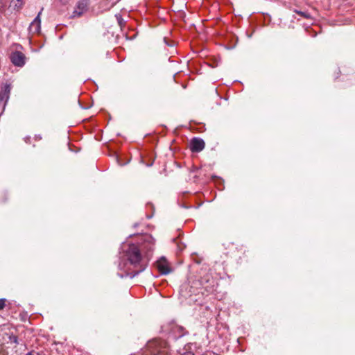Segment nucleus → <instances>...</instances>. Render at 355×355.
Wrapping results in <instances>:
<instances>
[{"label": "nucleus", "instance_id": "0eeeda50", "mask_svg": "<svg viewBox=\"0 0 355 355\" xmlns=\"http://www.w3.org/2000/svg\"><path fill=\"white\" fill-rule=\"evenodd\" d=\"M205 141L200 138L195 137L191 141V150L192 152H200L205 148Z\"/></svg>", "mask_w": 355, "mask_h": 355}, {"label": "nucleus", "instance_id": "ddd939ff", "mask_svg": "<svg viewBox=\"0 0 355 355\" xmlns=\"http://www.w3.org/2000/svg\"><path fill=\"white\" fill-rule=\"evenodd\" d=\"M6 306V300L0 299V310H2Z\"/></svg>", "mask_w": 355, "mask_h": 355}, {"label": "nucleus", "instance_id": "f257e3e1", "mask_svg": "<svg viewBox=\"0 0 355 355\" xmlns=\"http://www.w3.org/2000/svg\"><path fill=\"white\" fill-rule=\"evenodd\" d=\"M121 262L127 270H132L133 276L143 272L148 266V259L144 257L138 245H122Z\"/></svg>", "mask_w": 355, "mask_h": 355}, {"label": "nucleus", "instance_id": "6e6552de", "mask_svg": "<svg viewBox=\"0 0 355 355\" xmlns=\"http://www.w3.org/2000/svg\"><path fill=\"white\" fill-rule=\"evenodd\" d=\"M10 92V85H6L4 88V90L0 93V99L2 101L5 99L6 102L8 101Z\"/></svg>", "mask_w": 355, "mask_h": 355}, {"label": "nucleus", "instance_id": "1a4fd4ad", "mask_svg": "<svg viewBox=\"0 0 355 355\" xmlns=\"http://www.w3.org/2000/svg\"><path fill=\"white\" fill-rule=\"evenodd\" d=\"M23 0H12L10 2V6L13 7V8L16 10H19L24 6Z\"/></svg>", "mask_w": 355, "mask_h": 355}, {"label": "nucleus", "instance_id": "4468645a", "mask_svg": "<svg viewBox=\"0 0 355 355\" xmlns=\"http://www.w3.org/2000/svg\"><path fill=\"white\" fill-rule=\"evenodd\" d=\"M25 355H40V354L37 352H35V351L33 350V351H31V352H28Z\"/></svg>", "mask_w": 355, "mask_h": 355}, {"label": "nucleus", "instance_id": "f8f14e48", "mask_svg": "<svg viewBox=\"0 0 355 355\" xmlns=\"http://www.w3.org/2000/svg\"><path fill=\"white\" fill-rule=\"evenodd\" d=\"M9 340L11 343H15V344H18V338H17V336H15L13 334L10 335L9 336Z\"/></svg>", "mask_w": 355, "mask_h": 355}, {"label": "nucleus", "instance_id": "9b49d317", "mask_svg": "<svg viewBox=\"0 0 355 355\" xmlns=\"http://www.w3.org/2000/svg\"><path fill=\"white\" fill-rule=\"evenodd\" d=\"M295 12L297 14L300 15V16L303 17L304 18L308 19L310 17V15L306 12H302V11H300V10H295Z\"/></svg>", "mask_w": 355, "mask_h": 355}, {"label": "nucleus", "instance_id": "9d476101", "mask_svg": "<svg viewBox=\"0 0 355 355\" xmlns=\"http://www.w3.org/2000/svg\"><path fill=\"white\" fill-rule=\"evenodd\" d=\"M139 238L142 241V242L146 243V244H152L153 238L149 235H142L139 236Z\"/></svg>", "mask_w": 355, "mask_h": 355}, {"label": "nucleus", "instance_id": "2eb2a0df", "mask_svg": "<svg viewBox=\"0 0 355 355\" xmlns=\"http://www.w3.org/2000/svg\"><path fill=\"white\" fill-rule=\"evenodd\" d=\"M180 355H194V354L191 351H186L182 353Z\"/></svg>", "mask_w": 355, "mask_h": 355}, {"label": "nucleus", "instance_id": "7ed1b4c3", "mask_svg": "<svg viewBox=\"0 0 355 355\" xmlns=\"http://www.w3.org/2000/svg\"><path fill=\"white\" fill-rule=\"evenodd\" d=\"M89 4V0H79L74 7V10L71 14V17L76 18L83 16L88 11Z\"/></svg>", "mask_w": 355, "mask_h": 355}, {"label": "nucleus", "instance_id": "dca6fc26", "mask_svg": "<svg viewBox=\"0 0 355 355\" xmlns=\"http://www.w3.org/2000/svg\"><path fill=\"white\" fill-rule=\"evenodd\" d=\"M62 4H66L69 0H59Z\"/></svg>", "mask_w": 355, "mask_h": 355}, {"label": "nucleus", "instance_id": "f3484780", "mask_svg": "<svg viewBox=\"0 0 355 355\" xmlns=\"http://www.w3.org/2000/svg\"><path fill=\"white\" fill-rule=\"evenodd\" d=\"M116 17H117V19H118V21H119V24H120V25H121V21H122V19H121V16H119V17H117V16H116Z\"/></svg>", "mask_w": 355, "mask_h": 355}, {"label": "nucleus", "instance_id": "a211bd4d", "mask_svg": "<svg viewBox=\"0 0 355 355\" xmlns=\"http://www.w3.org/2000/svg\"><path fill=\"white\" fill-rule=\"evenodd\" d=\"M135 244L139 245V244H142V243H141V242H140V241H138V242H137Z\"/></svg>", "mask_w": 355, "mask_h": 355}, {"label": "nucleus", "instance_id": "f03ea898", "mask_svg": "<svg viewBox=\"0 0 355 355\" xmlns=\"http://www.w3.org/2000/svg\"><path fill=\"white\" fill-rule=\"evenodd\" d=\"M146 355H168V347L166 341L153 340L146 344Z\"/></svg>", "mask_w": 355, "mask_h": 355}, {"label": "nucleus", "instance_id": "39448f33", "mask_svg": "<svg viewBox=\"0 0 355 355\" xmlns=\"http://www.w3.org/2000/svg\"><path fill=\"white\" fill-rule=\"evenodd\" d=\"M26 57L24 54L20 51L13 52L10 55V60L12 63L17 67H21L25 64Z\"/></svg>", "mask_w": 355, "mask_h": 355}, {"label": "nucleus", "instance_id": "20e7f679", "mask_svg": "<svg viewBox=\"0 0 355 355\" xmlns=\"http://www.w3.org/2000/svg\"><path fill=\"white\" fill-rule=\"evenodd\" d=\"M155 264L161 275H166L173 271V268L171 267V263L164 256L161 257Z\"/></svg>", "mask_w": 355, "mask_h": 355}, {"label": "nucleus", "instance_id": "423d86ee", "mask_svg": "<svg viewBox=\"0 0 355 355\" xmlns=\"http://www.w3.org/2000/svg\"><path fill=\"white\" fill-rule=\"evenodd\" d=\"M43 9L44 8H42L41 10L39 12L37 17L35 18V19L31 22V24L29 26V30L33 33H38L40 31V28H41L40 15L42 14Z\"/></svg>", "mask_w": 355, "mask_h": 355}]
</instances>
